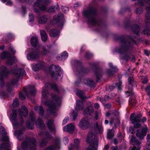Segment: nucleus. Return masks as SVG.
Listing matches in <instances>:
<instances>
[{"instance_id": "nucleus-18", "label": "nucleus", "mask_w": 150, "mask_h": 150, "mask_svg": "<svg viewBox=\"0 0 150 150\" xmlns=\"http://www.w3.org/2000/svg\"><path fill=\"white\" fill-rule=\"evenodd\" d=\"M7 134V133L4 127L1 126L0 129V135L1 137L0 139V140L6 142H8V137L6 135Z\"/></svg>"}, {"instance_id": "nucleus-16", "label": "nucleus", "mask_w": 150, "mask_h": 150, "mask_svg": "<svg viewBox=\"0 0 150 150\" xmlns=\"http://www.w3.org/2000/svg\"><path fill=\"white\" fill-rule=\"evenodd\" d=\"M35 117L34 112L31 111L29 114V120L27 122V126L29 129H33L34 128L32 124L35 120Z\"/></svg>"}, {"instance_id": "nucleus-3", "label": "nucleus", "mask_w": 150, "mask_h": 150, "mask_svg": "<svg viewBox=\"0 0 150 150\" xmlns=\"http://www.w3.org/2000/svg\"><path fill=\"white\" fill-rule=\"evenodd\" d=\"M86 141L90 144L86 150H96L98 146V141L97 136L93 133L89 132Z\"/></svg>"}, {"instance_id": "nucleus-25", "label": "nucleus", "mask_w": 150, "mask_h": 150, "mask_svg": "<svg viewBox=\"0 0 150 150\" xmlns=\"http://www.w3.org/2000/svg\"><path fill=\"white\" fill-rule=\"evenodd\" d=\"M109 65L110 70H108L107 71V74L108 76H110L116 70V67L113 66L112 63H109Z\"/></svg>"}, {"instance_id": "nucleus-26", "label": "nucleus", "mask_w": 150, "mask_h": 150, "mask_svg": "<svg viewBox=\"0 0 150 150\" xmlns=\"http://www.w3.org/2000/svg\"><path fill=\"white\" fill-rule=\"evenodd\" d=\"M59 139H58L55 145H52L49 146L45 150H54L56 149V148H59Z\"/></svg>"}, {"instance_id": "nucleus-35", "label": "nucleus", "mask_w": 150, "mask_h": 150, "mask_svg": "<svg viewBox=\"0 0 150 150\" xmlns=\"http://www.w3.org/2000/svg\"><path fill=\"white\" fill-rule=\"evenodd\" d=\"M84 108L83 103L81 101L78 100L76 102V106L75 110H82Z\"/></svg>"}, {"instance_id": "nucleus-1", "label": "nucleus", "mask_w": 150, "mask_h": 150, "mask_svg": "<svg viewBox=\"0 0 150 150\" xmlns=\"http://www.w3.org/2000/svg\"><path fill=\"white\" fill-rule=\"evenodd\" d=\"M41 101L45 105L49 108L48 111L54 116L57 115L56 112L60 106L62 97L59 94L51 95V100L47 99L49 96L46 89L43 88L41 92Z\"/></svg>"}, {"instance_id": "nucleus-6", "label": "nucleus", "mask_w": 150, "mask_h": 150, "mask_svg": "<svg viewBox=\"0 0 150 150\" xmlns=\"http://www.w3.org/2000/svg\"><path fill=\"white\" fill-rule=\"evenodd\" d=\"M134 42V41L132 40L131 42L128 43V44L127 42L125 41L123 42V46L121 47L117 50V52L121 54L122 52L125 53L124 55H121L120 57L121 59L126 61L129 59V55L128 54H126L125 53L127 50L129 48Z\"/></svg>"}, {"instance_id": "nucleus-59", "label": "nucleus", "mask_w": 150, "mask_h": 150, "mask_svg": "<svg viewBox=\"0 0 150 150\" xmlns=\"http://www.w3.org/2000/svg\"><path fill=\"white\" fill-rule=\"evenodd\" d=\"M8 50L9 51H11V52L12 54H14L16 52L15 50L12 47H9L8 48Z\"/></svg>"}, {"instance_id": "nucleus-64", "label": "nucleus", "mask_w": 150, "mask_h": 150, "mask_svg": "<svg viewBox=\"0 0 150 150\" xmlns=\"http://www.w3.org/2000/svg\"><path fill=\"white\" fill-rule=\"evenodd\" d=\"M22 11L21 12L23 14H25L26 13V9L25 7L23 6H22L21 8Z\"/></svg>"}, {"instance_id": "nucleus-32", "label": "nucleus", "mask_w": 150, "mask_h": 150, "mask_svg": "<svg viewBox=\"0 0 150 150\" xmlns=\"http://www.w3.org/2000/svg\"><path fill=\"white\" fill-rule=\"evenodd\" d=\"M49 47L47 45H45L42 47V50L41 54L43 55H46L49 52Z\"/></svg>"}, {"instance_id": "nucleus-56", "label": "nucleus", "mask_w": 150, "mask_h": 150, "mask_svg": "<svg viewBox=\"0 0 150 150\" xmlns=\"http://www.w3.org/2000/svg\"><path fill=\"white\" fill-rule=\"evenodd\" d=\"M47 143V141L45 139H43L41 141L40 145L41 146H43L46 145Z\"/></svg>"}, {"instance_id": "nucleus-20", "label": "nucleus", "mask_w": 150, "mask_h": 150, "mask_svg": "<svg viewBox=\"0 0 150 150\" xmlns=\"http://www.w3.org/2000/svg\"><path fill=\"white\" fill-rule=\"evenodd\" d=\"M49 19V17L47 15H44L38 16L37 18L38 23L41 24H44L46 23Z\"/></svg>"}, {"instance_id": "nucleus-62", "label": "nucleus", "mask_w": 150, "mask_h": 150, "mask_svg": "<svg viewBox=\"0 0 150 150\" xmlns=\"http://www.w3.org/2000/svg\"><path fill=\"white\" fill-rule=\"evenodd\" d=\"M143 33L144 34L149 35H150V30H145L143 31Z\"/></svg>"}, {"instance_id": "nucleus-50", "label": "nucleus", "mask_w": 150, "mask_h": 150, "mask_svg": "<svg viewBox=\"0 0 150 150\" xmlns=\"http://www.w3.org/2000/svg\"><path fill=\"white\" fill-rule=\"evenodd\" d=\"M13 106L15 107H17L19 106L18 100L17 99L14 100L12 103Z\"/></svg>"}, {"instance_id": "nucleus-60", "label": "nucleus", "mask_w": 150, "mask_h": 150, "mask_svg": "<svg viewBox=\"0 0 150 150\" xmlns=\"http://www.w3.org/2000/svg\"><path fill=\"white\" fill-rule=\"evenodd\" d=\"M136 11L137 14H140L143 13V11L141 8H137Z\"/></svg>"}, {"instance_id": "nucleus-53", "label": "nucleus", "mask_w": 150, "mask_h": 150, "mask_svg": "<svg viewBox=\"0 0 150 150\" xmlns=\"http://www.w3.org/2000/svg\"><path fill=\"white\" fill-rule=\"evenodd\" d=\"M99 99L100 101L102 103H103L104 101H106L108 100L109 98H110L108 96H105L104 97V98H101L100 97H99Z\"/></svg>"}, {"instance_id": "nucleus-39", "label": "nucleus", "mask_w": 150, "mask_h": 150, "mask_svg": "<svg viewBox=\"0 0 150 150\" xmlns=\"http://www.w3.org/2000/svg\"><path fill=\"white\" fill-rule=\"evenodd\" d=\"M68 55V54L66 52H64L61 53L60 56H59V58L57 59L59 60H65L67 57Z\"/></svg>"}, {"instance_id": "nucleus-4", "label": "nucleus", "mask_w": 150, "mask_h": 150, "mask_svg": "<svg viewBox=\"0 0 150 150\" xmlns=\"http://www.w3.org/2000/svg\"><path fill=\"white\" fill-rule=\"evenodd\" d=\"M50 2V0H37L33 6L34 11L36 13H39V9L46 11L47 9V4Z\"/></svg>"}, {"instance_id": "nucleus-2", "label": "nucleus", "mask_w": 150, "mask_h": 150, "mask_svg": "<svg viewBox=\"0 0 150 150\" xmlns=\"http://www.w3.org/2000/svg\"><path fill=\"white\" fill-rule=\"evenodd\" d=\"M18 112L19 114V118H17L16 111L15 110H13L12 113L9 117L14 129H16L21 125V124L19 123V121H20L21 124L23 123V116L25 117L28 115V110L24 106H23L21 109H19Z\"/></svg>"}, {"instance_id": "nucleus-12", "label": "nucleus", "mask_w": 150, "mask_h": 150, "mask_svg": "<svg viewBox=\"0 0 150 150\" xmlns=\"http://www.w3.org/2000/svg\"><path fill=\"white\" fill-rule=\"evenodd\" d=\"M40 53L37 50L31 49L27 57L29 60H36L38 59Z\"/></svg>"}, {"instance_id": "nucleus-8", "label": "nucleus", "mask_w": 150, "mask_h": 150, "mask_svg": "<svg viewBox=\"0 0 150 150\" xmlns=\"http://www.w3.org/2000/svg\"><path fill=\"white\" fill-rule=\"evenodd\" d=\"M49 70L52 77L55 79L63 76V72L59 66L52 65L50 67Z\"/></svg>"}, {"instance_id": "nucleus-14", "label": "nucleus", "mask_w": 150, "mask_h": 150, "mask_svg": "<svg viewBox=\"0 0 150 150\" xmlns=\"http://www.w3.org/2000/svg\"><path fill=\"white\" fill-rule=\"evenodd\" d=\"M9 74V72L6 69V67L3 66L0 67V87H2L4 84V82L2 79L6 77Z\"/></svg>"}, {"instance_id": "nucleus-29", "label": "nucleus", "mask_w": 150, "mask_h": 150, "mask_svg": "<svg viewBox=\"0 0 150 150\" xmlns=\"http://www.w3.org/2000/svg\"><path fill=\"white\" fill-rule=\"evenodd\" d=\"M23 129L20 130H18L15 132V135L17 137L18 140H22L23 139Z\"/></svg>"}, {"instance_id": "nucleus-58", "label": "nucleus", "mask_w": 150, "mask_h": 150, "mask_svg": "<svg viewBox=\"0 0 150 150\" xmlns=\"http://www.w3.org/2000/svg\"><path fill=\"white\" fill-rule=\"evenodd\" d=\"M62 11L65 13L69 11V8L67 6H62Z\"/></svg>"}, {"instance_id": "nucleus-57", "label": "nucleus", "mask_w": 150, "mask_h": 150, "mask_svg": "<svg viewBox=\"0 0 150 150\" xmlns=\"http://www.w3.org/2000/svg\"><path fill=\"white\" fill-rule=\"evenodd\" d=\"M122 83L120 81H119L118 83H117L115 84V85L120 90L121 88V87Z\"/></svg>"}, {"instance_id": "nucleus-36", "label": "nucleus", "mask_w": 150, "mask_h": 150, "mask_svg": "<svg viewBox=\"0 0 150 150\" xmlns=\"http://www.w3.org/2000/svg\"><path fill=\"white\" fill-rule=\"evenodd\" d=\"M45 87L46 88H50L57 91V85L55 84H50L47 83L45 84Z\"/></svg>"}, {"instance_id": "nucleus-38", "label": "nucleus", "mask_w": 150, "mask_h": 150, "mask_svg": "<svg viewBox=\"0 0 150 150\" xmlns=\"http://www.w3.org/2000/svg\"><path fill=\"white\" fill-rule=\"evenodd\" d=\"M40 33L42 40L43 41H46L48 36L45 31L43 30H41L40 32Z\"/></svg>"}, {"instance_id": "nucleus-33", "label": "nucleus", "mask_w": 150, "mask_h": 150, "mask_svg": "<svg viewBox=\"0 0 150 150\" xmlns=\"http://www.w3.org/2000/svg\"><path fill=\"white\" fill-rule=\"evenodd\" d=\"M146 13L145 16L146 19V22L147 24L150 23V7H147L146 8Z\"/></svg>"}, {"instance_id": "nucleus-17", "label": "nucleus", "mask_w": 150, "mask_h": 150, "mask_svg": "<svg viewBox=\"0 0 150 150\" xmlns=\"http://www.w3.org/2000/svg\"><path fill=\"white\" fill-rule=\"evenodd\" d=\"M134 82L133 78L130 76L128 79V85L127 86L128 91L126 92V95L129 96L133 94L132 92V84Z\"/></svg>"}, {"instance_id": "nucleus-5", "label": "nucleus", "mask_w": 150, "mask_h": 150, "mask_svg": "<svg viewBox=\"0 0 150 150\" xmlns=\"http://www.w3.org/2000/svg\"><path fill=\"white\" fill-rule=\"evenodd\" d=\"M12 73L16 77L17 79L12 80L10 83L7 84V88L8 91H9V88H11L13 85L17 83L18 80L21 78L23 75H25L26 74L25 71L23 69L19 68H15L14 71L12 72Z\"/></svg>"}, {"instance_id": "nucleus-49", "label": "nucleus", "mask_w": 150, "mask_h": 150, "mask_svg": "<svg viewBox=\"0 0 150 150\" xmlns=\"http://www.w3.org/2000/svg\"><path fill=\"white\" fill-rule=\"evenodd\" d=\"M96 127L98 129L99 133L100 134H101L102 133L103 130V127L102 126V125H98V123H96Z\"/></svg>"}, {"instance_id": "nucleus-55", "label": "nucleus", "mask_w": 150, "mask_h": 150, "mask_svg": "<svg viewBox=\"0 0 150 150\" xmlns=\"http://www.w3.org/2000/svg\"><path fill=\"white\" fill-rule=\"evenodd\" d=\"M127 131L128 133L132 134L133 132V129L132 127H129L127 128Z\"/></svg>"}, {"instance_id": "nucleus-46", "label": "nucleus", "mask_w": 150, "mask_h": 150, "mask_svg": "<svg viewBox=\"0 0 150 150\" xmlns=\"http://www.w3.org/2000/svg\"><path fill=\"white\" fill-rule=\"evenodd\" d=\"M34 1V0H29L28 1H26V0H18V2L23 3L24 2L26 3L28 5H31Z\"/></svg>"}, {"instance_id": "nucleus-43", "label": "nucleus", "mask_w": 150, "mask_h": 150, "mask_svg": "<svg viewBox=\"0 0 150 150\" xmlns=\"http://www.w3.org/2000/svg\"><path fill=\"white\" fill-rule=\"evenodd\" d=\"M130 141L131 143L133 145L139 144V142L136 139L135 137L133 136H132Z\"/></svg>"}, {"instance_id": "nucleus-24", "label": "nucleus", "mask_w": 150, "mask_h": 150, "mask_svg": "<svg viewBox=\"0 0 150 150\" xmlns=\"http://www.w3.org/2000/svg\"><path fill=\"white\" fill-rule=\"evenodd\" d=\"M69 150H72L73 149L75 148L76 150H79V141L78 139H75L74 140V146H73L72 144L69 146Z\"/></svg>"}, {"instance_id": "nucleus-51", "label": "nucleus", "mask_w": 150, "mask_h": 150, "mask_svg": "<svg viewBox=\"0 0 150 150\" xmlns=\"http://www.w3.org/2000/svg\"><path fill=\"white\" fill-rule=\"evenodd\" d=\"M77 115V111L76 110H74L71 115V116L73 117V120H74L76 119Z\"/></svg>"}, {"instance_id": "nucleus-45", "label": "nucleus", "mask_w": 150, "mask_h": 150, "mask_svg": "<svg viewBox=\"0 0 150 150\" xmlns=\"http://www.w3.org/2000/svg\"><path fill=\"white\" fill-rule=\"evenodd\" d=\"M29 93L32 95H34L36 91L35 87L33 86H31L29 88Z\"/></svg>"}, {"instance_id": "nucleus-13", "label": "nucleus", "mask_w": 150, "mask_h": 150, "mask_svg": "<svg viewBox=\"0 0 150 150\" xmlns=\"http://www.w3.org/2000/svg\"><path fill=\"white\" fill-rule=\"evenodd\" d=\"M1 58L2 59L8 58L7 64H12L17 61V59L15 57H12L10 53L7 52H4L1 53L0 55Z\"/></svg>"}, {"instance_id": "nucleus-42", "label": "nucleus", "mask_w": 150, "mask_h": 150, "mask_svg": "<svg viewBox=\"0 0 150 150\" xmlns=\"http://www.w3.org/2000/svg\"><path fill=\"white\" fill-rule=\"evenodd\" d=\"M9 145L8 143H3L0 145V149L4 150H10L8 149Z\"/></svg>"}, {"instance_id": "nucleus-30", "label": "nucleus", "mask_w": 150, "mask_h": 150, "mask_svg": "<svg viewBox=\"0 0 150 150\" xmlns=\"http://www.w3.org/2000/svg\"><path fill=\"white\" fill-rule=\"evenodd\" d=\"M36 125L37 127L40 129H43L45 128V125L43 122L40 119L36 122Z\"/></svg>"}, {"instance_id": "nucleus-19", "label": "nucleus", "mask_w": 150, "mask_h": 150, "mask_svg": "<svg viewBox=\"0 0 150 150\" xmlns=\"http://www.w3.org/2000/svg\"><path fill=\"white\" fill-rule=\"evenodd\" d=\"M147 130V128H144L142 130L138 129L136 133L137 137L142 139L146 135Z\"/></svg>"}, {"instance_id": "nucleus-22", "label": "nucleus", "mask_w": 150, "mask_h": 150, "mask_svg": "<svg viewBox=\"0 0 150 150\" xmlns=\"http://www.w3.org/2000/svg\"><path fill=\"white\" fill-rule=\"evenodd\" d=\"M88 106L86 108L84 111L83 113L84 114H88L93 112V106L92 105L91 102L88 103Z\"/></svg>"}, {"instance_id": "nucleus-41", "label": "nucleus", "mask_w": 150, "mask_h": 150, "mask_svg": "<svg viewBox=\"0 0 150 150\" xmlns=\"http://www.w3.org/2000/svg\"><path fill=\"white\" fill-rule=\"evenodd\" d=\"M59 9V8L58 5H57L56 6H52L49 9L46 11H47L49 12H54L56 11L57 10H58Z\"/></svg>"}, {"instance_id": "nucleus-10", "label": "nucleus", "mask_w": 150, "mask_h": 150, "mask_svg": "<svg viewBox=\"0 0 150 150\" xmlns=\"http://www.w3.org/2000/svg\"><path fill=\"white\" fill-rule=\"evenodd\" d=\"M64 18V15L61 13H59L57 15H55L54 17L53 21H51L50 23L47 26L46 28V30H48L50 26L53 24V22L58 23V24L59 25V26L61 28H62L63 25V21Z\"/></svg>"}, {"instance_id": "nucleus-28", "label": "nucleus", "mask_w": 150, "mask_h": 150, "mask_svg": "<svg viewBox=\"0 0 150 150\" xmlns=\"http://www.w3.org/2000/svg\"><path fill=\"white\" fill-rule=\"evenodd\" d=\"M83 81L85 84L89 86L91 88H93L95 86L93 81L88 78L85 79Z\"/></svg>"}, {"instance_id": "nucleus-9", "label": "nucleus", "mask_w": 150, "mask_h": 150, "mask_svg": "<svg viewBox=\"0 0 150 150\" xmlns=\"http://www.w3.org/2000/svg\"><path fill=\"white\" fill-rule=\"evenodd\" d=\"M36 144L35 139H27L22 143V147L24 150H36Z\"/></svg>"}, {"instance_id": "nucleus-37", "label": "nucleus", "mask_w": 150, "mask_h": 150, "mask_svg": "<svg viewBox=\"0 0 150 150\" xmlns=\"http://www.w3.org/2000/svg\"><path fill=\"white\" fill-rule=\"evenodd\" d=\"M76 94L82 100L87 98L84 95V93L81 90H78L76 91Z\"/></svg>"}, {"instance_id": "nucleus-52", "label": "nucleus", "mask_w": 150, "mask_h": 150, "mask_svg": "<svg viewBox=\"0 0 150 150\" xmlns=\"http://www.w3.org/2000/svg\"><path fill=\"white\" fill-rule=\"evenodd\" d=\"M102 75L101 72L100 71H98L96 73V76L98 81L101 77Z\"/></svg>"}, {"instance_id": "nucleus-44", "label": "nucleus", "mask_w": 150, "mask_h": 150, "mask_svg": "<svg viewBox=\"0 0 150 150\" xmlns=\"http://www.w3.org/2000/svg\"><path fill=\"white\" fill-rule=\"evenodd\" d=\"M39 135L41 136L43 135L45 136L46 139H50L51 137V135L48 132H41L39 133Z\"/></svg>"}, {"instance_id": "nucleus-7", "label": "nucleus", "mask_w": 150, "mask_h": 150, "mask_svg": "<svg viewBox=\"0 0 150 150\" xmlns=\"http://www.w3.org/2000/svg\"><path fill=\"white\" fill-rule=\"evenodd\" d=\"M96 14L95 11L91 9L83 11L84 16L87 18L88 24L94 25L96 24V21L95 19Z\"/></svg>"}, {"instance_id": "nucleus-23", "label": "nucleus", "mask_w": 150, "mask_h": 150, "mask_svg": "<svg viewBox=\"0 0 150 150\" xmlns=\"http://www.w3.org/2000/svg\"><path fill=\"white\" fill-rule=\"evenodd\" d=\"M54 122L52 120H50L47 123V126L50 132H54L55 129L54 125Z\"/></svg>"}, {"instance_id": "nucleus-15", "label": "nucleus", "mask_w": 150, "mask_h": 150, "mask_svg": "<svg viewBox=\"0 0 150 150\" xmlns=\"http://www.w3.org/2000/svg\"><path fill=\"white\" fill-rule=\"evenodd\" d=\"M90 125V123L88 119L86 118H83L80 121L78 127L81 130H85L87 129Z\"/></svg>"}, {"instance_id": "nucleus-31", "label": "nucleus", "mask_w": 150, "mask_h": 150, "mask_svg": "<svg viewBox=\"0 0 150 150\" xmlns=\"http://www.w3.org/2000/svg\"><path fill=\"white\" fill-rule=\"evenodd\" d=\"M31 45L34 47H35L38 45V38L37 36L32 37L30 40Z\"/></svg>"}, {"instance_id": "nucleus-54", "label": "nucleus", "mask_w": 150, "mask_h": 150, "mask_svg": "<svg viewBox=\"0 0 150 150\" xmlns=\"http://www.w3.org/2000/svg\"><path fill=\"white\" fill-rule=\"evenodd\" d=\"M29 22H32L33 21L34 17L33 15L31 13H30L29 14Z\"/></svg>"}, {"instance_id": "nucleus-40", "label": "nucleus", "mask_w": 150, "mask_h": 150, "mask_svg": "<svg viewBox=\"0 0 150 150\" xmlns=\"http://www.w3.org/2000/svg\"><path fill=\"white\" fill-rule=\"evenodd\" d=\"M34 109L36 111L38 112L39 114L40 115H42L43 114V109L42 106H36L35 107Z\"/></svg>"}, {"instance_id": "nucleus-27", "label": "nucleus", "mask_w": 150, "mask_h": 150, "mask_svg": "<svg viewBox=\"0 0 150 150\" xmlns=\"http://www.w3.org/2000/svg\"><path fill=\"white\" fill-rule=\"evenodd\" d=\"M49 34L52 37L58 38L59 36V33L57 30L53 29L49 31Z\"/></svg>"}, {"instance_id": "nucleus-63", "label": "nucleus", "mask_w": 150, "mask_h": 150, "mask_svg": "<svg viewBox=\"0 0 150 150\" xmlns=\"http://www.w3.org/2000/svg\"><path fill=\"white\" fill-rule=\"evenodd\" d=\"M93 56L92 54L90 52H87L86 53V58H89Z\"/></svg>"}, {"instance_id": "nucleus-61", "label": "nucleus", "mask_w": 150, "mask_h": 150, "mask_svg": "<svg viewBox=\"0 0 150 150\" xmlns=\"http://www.w3.org/2000/svg\"><path fill=\"white\" fill-rule=\"evenodd\" d=\"M69 119V117H65L63 121L62 124L63 125L65 124L67 122Z\"/></svg>"}, {"instance_id": "nucleus-21", "label": "nucleus", "mask_w": 150, "mask_h": 150, "mask_svg": "<svg viewBox=\"0 0 150 150\" xmlns=\"http://www.w3.org/2000/svg\"><path fill=\"white\" fill-rule=\"evenodd\" d=\"M75 126L74 123H70L64 126L63 128V130L64 132H67L70 133H72L74 132Z\"/></svg>"}, {"instance_id": "nucleus-47", "label": "nucleus", "mask_w": 150, "mask_h": 150, "mask_svg": "<svg viewBox=\"0 0 150 150\" xmlns=\"http://www.w3.org/2000/svg\"><path fill=\"white\" fill-rule=\"evenodd\" d=\"M133 30H134V33L136 34H138L140 28L139 26L137 25L133 27Z\"/></svg>"}, {"instance_id": "nucleus-48", "label": "nucleus", "mask_w": 150, "mask_h": 150, "mask_svg": "<svg viewBox=\"0 0 150 150\" xmlns=\"http://www.w3.org/2000/svg\"><path fill=\"white\" fill-rule=\"evenodd\" d=\"M3 3H6V5L11 6L13 4L12 2L10 0H0Z\"/></svg>"}, {"instance_id": "nucleus-11", "label": "nucleus", "mask_w": 150, "mask_h": 150, "mask_svg": "<svg viewBox=\"0 0 150 150\" xmlns=\"http://www.w3.org/2000/svg\"><path fill=\"white\" fill-rule=\"evenodd\" d=\"M130 118L131 122L134 124V128H138L141 127V125L140 123L141 119L139 115H135L134 113H132Z\"/></svg>"}, {"instance_id": "nucleus-34", "label": "nucleus", "mask_w": 150, "mask_h": 150, "mask_svg": "<svg viewBox=\"0 0 150 150\" xmlns=\"http://www.w3.org/2000/svg\"><path fill=\"white\" fill-rule=\"evenodd\" d=\"M43 67V65L42 63L38 64L32 65V68L34 71H37L39 69H41Z\"/></svg>"}]
</instances>
